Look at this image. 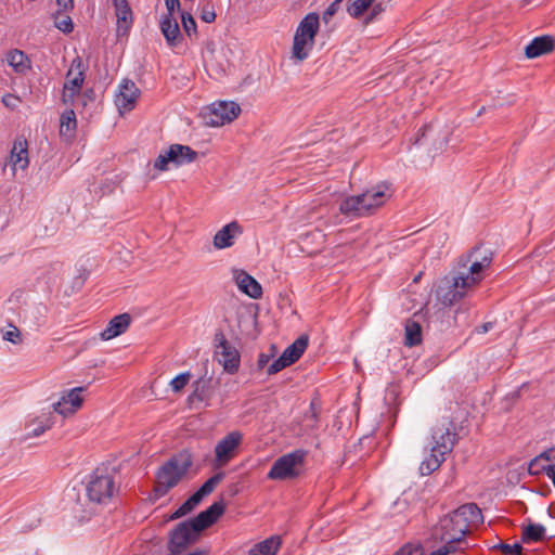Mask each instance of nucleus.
<instances>
[{
  "label": "nucleus",
  "instance_id": "nucleus-1",
  "mask_svg": "<svg viewBox=\"0 0 555 555\" xmlns=\"http://www.w3.org/2000/svg\"><path fill=\"white\" fill-rule=\"evenodd\" d=\"M492 253L489 248L476 246L466 255L459 258V271L452 276H446L443 285L439 287L437 296L444 306H453L479 284L485 271L490 267Z\"/></svg>",
  "mask_w": 555,
  "mask_h": 555
},
{
  "label": "nucleus",
  "instance_id": "nucleus-2",
  "mask_svg": "<svg viewBox=\"0 0 555 555\" xmlns=\"http://www.w3.org/2000/svg\"><path fill=\"white\" fill-rule=\"evenodd\" d=\"M223 512L224 504L215 502L196 517L178 524L169 533L168 555H207V551L201 548L185 552L198 539L199 532L211 526Z\"/></svg>",
  "mask_w": 555,
  "mask_h": 555
},
{
  "label": "nucleus",
  "instance_id": "nucleus-3",
  "mask_svg": "<svg viewBox=\"0 0 555 555\" xmlns=\"http://www.w3.org/2000/svg\"><path fill=\"white\" fill-rule=\"evenodd\" d=\"M457 434L452 421L442 420L431 429L429 454L420 464V474L428 476L437 470L446 461V456L453 450Z\"/></svg>",
  "mask_w": 555,
  "mask_h": 555
},
{
  "label": "nucleus",
  "instance_id": "nucleus-4",
  "mask_svg": "<svg viewBox=\"0 0 555 555\" xmlns=\"http://www.w3.org/2000/svg\"><path fill=\"white\" fill-rule=\"evenodd\" d=\"M192 466V455L182 451L166 461L155 474L154 492L156 496H164L175 488L186 475Z\"/></svg>",
  "mask_w": 555,
  "mask_h": 555
},
{
  "label": "nucleus",
  "instance_id": "nucleus-5",
  "mask_svg": "<svg viewBox=\"0 0 555 555\" xmlns=\"http://www.w3.org/2000/svg\"><path fill=\"white\" fill-rule=\"evenodd\" d=\"M117 491L115 476L107 466L96 467L90 474L86 483V493L89 501L98 504L108 503Z\"/></svg>",
  "mask_w": 555,
  "mask_h": 555
},
{
  "label": "nucleus",
  "instance_id": "nucleus-6",
  "mask_svg": "<svg viewBox=\"0 0 555 555\" xmlns=\"http://www.w3.org/2000/svg\"><path fill=\"white\" fill-rule=\"evenodd\" d=\"M320 17L318 13L307 14L298 24L292 47V57L297 62L306 60L314 44V38L319 31Z\"/></svg>",
  "mask_w": 555,
  "mask_h": 555
},
{
  "label": "nucleus",
  "instance_id": "nucleus-7",
  "mask_svg": "<svg viewBox=\"0 0 555 555\" xmlns=\"http://www.w3.org/2000/svg\"><path fill=\"white\" fill-rule=\"evenodd\" d=\"M306 456L307 451L302 449H297L280 456L272 464L267 478L270 480H287L298 477Z\"/></svg>",
  "mask_w": 555,
  "mask_h": 555
},
{
  "label": "nucleus",
  "instance_id": "nucleus-8",
  "mask_svg": "<svg viewBox=\"0 0 555 555\" xmlns=\"http://www.w3.org/2000/svg\"><path fill=\"white\" fill-rule=\"evenodd\" d=\"M241 113V107L233 101H219L210 104L204 114L206 125L220 127L233 121Z\"/></svg>",
  "mask_w": 555,
  "mask_h": 555
},
{
  "label": "nucleus",
  "instance_id": "nucleus-9",
  "mask_svg": "<svg viewBox=\"0 0 555 555\" xmlns=\"http://www.w3.org/2000/svg\"><path fill=\"white\" fill-rule=\"evenodd\" d=\"M85 81V64L80 56H76L66 74L62 101L65 104H73L75 98L80 93Z\"/></svg>",
  "mask_w": 555,
  "mask_h": 555
},
{
  "label": "nucleus",
  "instance_id": "nucleus-10",
  "mask_svg": "<svg viewBox=\"0 0 555 555\" xmlns=\"http://www.w3.org/2000/svg\"><path fill=\"white\" fill-rule=\"evenodd\" d=\"M243 441V434L233 430L219 440L215 447V464L218 467L227 465L237 454L238 447Z\"/></svg>",
  "mask_w": 555,
  "mask_h": 555
},
{
  "label": "nucleus",
  "instance_id": "nucleus-11",
  "mask_svg": "<svg viewBox=\"0 0 555 555\" xmlns=\"http://www.w3.org/2000/svg\"><path fill=\"white\" fill-rule=\"evenodd\" d=\"M468 532L467 528H460L455 524L454 513L442 517L439 521V527L436 529V537L444 543H451L457 547L462 544H466L465 535Z\"/></svg>",
  "mask_w": 555,
  "mask_h": 555
},
{
  "label": "nucleus",
  "instance_id": "nucleus-12",
  "mask_svg": "<svg viewBox=\"0 0 555 555\" xmlns=\"http://www.w3.org/2000/svg\"><path fill=\"white\" fill-rule=\"evenodd\" d=\"M366 216L382 207L390 197L389 184L379 183L360 194Z\"/></svg>",
  "mask_w": 555,
  "mask_h": 555
},
{
  "label": "nucleus",
  "instance_id": "nucleus-13",
  "mask_svg": "<svg viewBox=\"0 0 555 555\" xmlns=\"http://www.w3.org/2000/svg\"><path fill=\"white\" fill-rule=\"evenodd\" d=\"M219 380H215L211 377H201L195 380L193 385V391L189 396V402L195 403L201 402L204 403L205 406L210 404V400L214 398L217 389L219 388Z\"/></svg>",
  "mask_w": 555,
  "mask_h": 555
},
{
  "label": "nucleus",
  "instance_id": "nucleus-14",
  "mask_svg": "<svg viewBox=\"0 0 555 555\" xmlns=\"http://www.w3.org/2000/svg\"><path fill=\"white\" fill-rule=\"evenodd\" d=\"M140 95V90L132 80L124 79L115 98L116 106L120 113L130 112L134 108Z\"/></svg>",
  "mask_w": 555,
  "mask_h": 555
},
{
  "label": "nucleus",
  "instance_id": "nucleus-15",
  "mask_svg": "<svg viewBox=\"0 0 555 555\" xmlns=\"http://www.w3.org/2000/svg\"><path fill=\"white\" fill-rule=\"evenodd\" d=\"M457 527L469 531L470 527L482 522L480 508L475 503H467L453 511Z\"/></svg>",
  "mask_w": 555,
  "mask_h": 555
},
{
  "label": "nucleus",
  "instance_id": "nucleus-16",
  "mask_svg": "<svg viewBox=\"0 0 555 555\" xmlns=\"http://www.w3.org/2000/svg\"><path fill=\"white\" fill-rule=\"evenodd\" d=\"M243 229L237 221L223 225L214 236L212 244L216 249H224L234 245L235 238L241 235Z\"/></svg>",
  "mask_w": 555,
  "mask_h": 555
},
{
  "label": "nucleus",
  "instance_id": "nucleus-17",
  "mask_svg": "<svg viewBox=\"0 0 555 555\" xmlns=\"http://www.w3.org/2000/svg\"><path fill=\"white\" fill-rule=\"evenodd\" d=\"M233 279L242 293L254 299L261 297V285L247 272L243 270H233Z\"/></svg>",
  "mask_w": 555,
  "mask_h": 555
},
{
  "label": "nucleus",
  "instance_id": "nucleus-18",
  "mask_svg": "<svg viewBox=\"0 0 555 555\" xmlns=\"http://www.w3.org/2000/svg\"><path fill=\"white\" fill-rule=\"evenodd\" d=\"M27 141L23 138H17L12 146L10 153V165L15 176L16 169L25 170L29 165Z\"/></svg>",
  "mask_w": 555,
  "mask_h": 555
},
{
  "label": "nucleus",
  "instance_id": "nucleus-19",
  "mask_svg": "<svg viewBox=\"0 0 555 555\" xmlns=\"http://www.w3.org/2000/svg\"><path fill=\"white\" fill-rule=\"evenodd\" d=\"M117 20V35H126L132 26V10L127 0H113Z\"/></svg>",
  "mask_w": 555,
  "mask_h": 555
},
{
  "label": "nucleus",
  "instance_id": "nucleus-20",
  "mask_svg": "<svg viewBox=\"0 0 555 555\" xmlns=\"http://www.w3.org/2000/svg\"><path fill=\"white\" fill-rule=\"evenodd\" d=\"M555 48V39L550 35L533 38L525 49L528 59H535L552 52Z\"/></svg>",
  "mask_w": 555,
  "mask_h": 555
},
{
  "label": "nucleus",
  "instance_id": "nucleus-21",
  "mask_svg": "<svg viewBox=\"0 0 555 555\" xmlns=\"http://www.w3.org/2000/svg\"><path fill=\"white\" fill-rule=\"evenodd\" d=\"M131 318L128 313H121L114 317L106 327L101 332L100 336L103 340H111L124 334L129 327Z\"/></svg>",
  "mask_w": 555,
  "mask_h": 555
},
{
  "label": "nucleus",
  "instance_id": "nucleus-22",
  "mask_svg": "<svg viewBox=\"0 0 555 555\" xmlns=\"http://www.w3.org/2000/svg\"><path fill=\"white\" fill-rule=\"evenodd\" d=\"M339 211L349 218H362L365 217V210L363 208V202L361 195H351L344 198L339 204Z\"/></svg>",
  "mask_w": 555,
  "mask_h": 555
},
{
  "label": "nucleus",
  "instance_id": "nucleus-23",
  "mask_svg": "<svg viewBox=\"0 0 555 555\" xmlns=\"http://www.w3.org/2000/svg\"><path fill=\"white\" fill-rule=\"evenodd\" d=\"M160 30L168 46L175 47L181 40V33L177 20L170 15H164L160 20Z\"/></svg>",
  "mask_w": 555,
  "mask_h": 555
},
{
  "label": "nucleus",
  "instance_id": "nucleus-24",
  "mask_svg": "<svg viewBox=\"0 0 555 555\" xmlns=\"http://www.w3.org/2000/svg\"><path fill=\"white\" fill-rule=\"evenodd\" d=\"M53 416L51 413L42 414L33 421H30L26 426V438H36L41 436L48 429H50L53 425Z\"/></svg>",
  "mask_w": 555,
  "mask_h": 555
},
{
  "label": "nucleus",
  "instance_id": "nucleus-25",
  "mask_svg": "<svg viewBox=\"0 0 555 555\" xmlns=\"http://www.w3.org/2000/svg\"><path fill=\"white\" fill-rule=\"evenodd\" d=\"M221 358L219 362L228 373H235L240 366L238 352L232 348L225 340L220 344Z\"/></svg>",
  "mask_w": 555,
  "mask_h": 555
},
{
  "label": "nucleus",
  "instance_id": "nucleus-26",
  "mask_svg": "<svg viewBox=\"0 0 555 555\" xmlns=\"http://www.w3.org/2000/svg\"><path fill=\"white\" fill-rule=\"evenodd\" d=\"M7 62L16 74H26L31 68V61L25 52L18 49L10 50L7 53Z\"/></svg>",
  "mask_w": 555,
  "mask_h": 555
},
{
  "label": "nucleus",
  "instance_id": "nucleus-27",
  "mask_svg": "<svg viewBox=\"0 0 555 555\" xmlns=\"http://www.w3.org/2000/svg\"><path fill=\"white\" fill-rule=\"evenodd\" d=\"M169 150L173 152L175 157L172 164L175 166H182L194 162L197 157V153L188 145L172 144Z\"/></svg>",
  "mask_w": 555,
  "mask_h": 555
},
{
  "label": "nucleus",
  "instance_id": "nucleus-28",
  "mask_svg": "<svg viewBox=\"0 0 555 555\" xmlns=\"http://www.w3.org/2000/svg\"><path fill=\"white\" fill-rule=\"evenodd\" d=\"M308 346V337L302 335L298 337L292 345H289L282 353L285 360L292 365L305 352Z\"/></svg>",
  "mask_w": 555,
  "mask_h": 555
},
{
  "label": "nucleus",
  "instance_id": "nucleus-29",
  "mask_svg": "<svg viewBox=\"0 0 555 555\" xmlns=\"http://www.w3.org/2000/svg\"><path fill=\"white\" fill-rule=\"evenodd\" d=\"M77 127L76 115L73 109H66L60 118V134L70 139L75 134Z\"/></svg>",
  "mask_w": 555,
  "mask_h": 555
},
{
  "label": "nucleus",
  "instance_id": "nucleus-30",
  "mask_svg": "<svg viewBox=\"0 0 555 555\" xmlns=\"http://www.w3.org/2000/svg\"><path fill=\"white\" fill-rule=\"evenodd\" d=\"M281 545L278 537H271L256 544L249 552L254 555H275Z\"/></svg>",
  "mask_w": 555,
  "mask_h": 555
},
{
  "label": "nucleus",
  "instance_id": "nucleus-31",
  "mask_svg": "<svg viewBox=\"0 0 555 555\" xmlns=\"http://www.w3.org/2000/svg\"><path fill=\"white\" fill-rule=\"evenodd\" d=\"M85 390L83 387H76L69 390L64 398L68 401L69 408L68 410H63L62 415L67 416L69 414L75 413L82 404V397L80 393Z\"/></svg>",
  "mask_w": 555,
  "mask_h": 555
},
{
  "label": "nucleus",
  "instance_id": "nucleus-32",
  "mask_svg": "<svg viewBox=\"0 0 555 555\" xmlns=\"http://www.w3.org/2000/svg\"><path fill=\"white\" fill-rule=\"evenodd\" d=\"M405 340L404 344L409 347L418 345L422 341V328L415 321H408L405 323Z\"/></svg>",
  "mask_w": 555,
  "mask_h": 555
},
{
  "label": "nucleus",
  "instance_id": "nucleus-33",
  "mask_svg": "<svg viewBox=\"0 0 555 555\" xmlns=\"http://www.w3.org/2000/svg\"><path fill=\"white\" fill-rule=\"evenodd\" d=\"M545 527L541 524H530L522 531L521 540L525 543L539 542L544 539Z\"/></svg>",
  "mask_w": 555,
  "mask_h": 555
},
{
  "label": "nucleus",
  "instance_id": "nucleus-34",
  "mask_svg": "<svg viewBox=\"0 0 555 555\" xmlns=\"http://www.w3.org/2000/svg\"><path fill=\"white\" fill-rule=\"evenodd\" d=\"M376 0H348L347 12L353 18H360Z\"/></svg>",
  "mask_w": 555,
  "mask_h": 555
},
{
  "label": "nucleus",
  "instance_id": "nucleus-35",
  "mask_svg": "<svg viewBox=\"0 0 555 555\" xmlns=\"http://www.w3.org/2000/svg\"><path fill=\"white\" fill-rule=\"evenodd\" d=\"M203 500V498L194 492L172 515L171 519H177L191 513Z\"/></svg>",
  "mask_w": 555,
  "mask_h": 555
},
{
  "label": "nucleus",
  "instance_id": "nucleus-36",
  "mask_svg": "<svg viewBox=\"0 0 555 555\" xmlns=\"http://www.w3.org/2000/svg\"><path fill=\"white\" fill-rule=\"evenodd\" d=\"M223 473L215 474L209 479H207L196 492L204 499L206 495L210 494L215 490V488L223 479Z\"/></svg>",
  "mask_w": 555,
  "mask_h": 555
},
{
  "label": "nucleus",
  "instance_id": "nucleus-37",
  "mask_svg": "<svg viewBox=\"0 0 555 555\" xmlns=\"http://www.w3.org/2000/svg\"><path fill=\"white\" fill-rule=\"evenodd\" d=\"M175 157V154L172 151L169 150V147L166 151H163L159 153V155L156 157V159L153 163L154 169L157 171H166L168 170L169 164H172V158Z\"/></svg>",
  "mask_w": 555,
  "mask_h": 555
},
{
  "label": "nucleus",
  "instance_id": "nucleus-38",
  "mask_svg": "<svg viewBox=\"0 0 555 555\" xmlns=\"http://www.w3.org/2000/svg\"><path fill=\"white\" fill-rule=\"evenodd\" d=\"M192 374L190 372H183L172 378L169 386L173 392L181 391L190 382Z\"/></svg>",
  "mask_w": 555,
  "mask_h": 555
},
{
  "label": "nucleus",
  "instance_id": "nucleus-39",
  "mask_svg": "<svg viewBox=\"0 0 555 555\" xmlns=\"http://www.w3.org/2000/svg\"><path fill=\"white\" fill-rule=\"evenodd\" d=\"M182 27L189 37L196 36V22L190 13L181 14Z\"/></svg>",
  "mask_w": 555,
  "mask_h": 555
},
{
  "label": "nucleus",
  "instance_id": "nucleus-40",
  "mask_svg": "<svg viewBox=\"0 0 555 555\" xmlns=\"http://www.w3.org/2000/svg\"><path fill=\"white\" fill-rule=\"evenodd\" d=\"M2 338L15 345L22 343L21 331L12 324L9 325L7 331L2 332Z\"/></svg>",
  "mask_w": 555,
  "mask_h": 555
},
{
  "label": "nucleus",
  "instance_id": "nucleus-41",
  "mask_svg": "<svg viewBox=\"0 0 555 555\" xmlns=\"http://www.w3.org/2000/svg\"><path fill=\"white\" fill-rule=\"evenodd\" d=\"M493 550H500L505 555H514L519 551H522L520 543L507 544L500 542L492 546Z\"/></svg>",
  "mask_w": 555,
  "mask_h": 555
},
{
  "label": "nucleus",
  "instance_id": "nucleus-42",
  "mask_svg": "<svg viewBox=\"0 0 555 555\" xmlns=\"http://www.w3.org/2000/svg\"><path fill=\"white\" fill-rule=\"evenodd\" d=\"M543 455L535 456L531 462L529 463V473L531 475H539L540 473L546 472V464H543Z\"/></svg>",
  "mask_w": 555,
  "mask_h": 555
},
{
  "label": "nucleus",
  "instance_id": "nucleus-43",
  "mask_svg": "<svg viewBox=\"0 0 555 555\" xmlns=\"http://www.w3.org/2000/svg\"><path fill=\"white\" fill-rule=\"evenodd\" d=\"M289 366V363L285 360V358L281 354L278 359H275L267 369V373L269 375H273L282 371L283 369Z\"/></svg>",
  "mask_w": 555,
  "mask_h": 555
},
{
  "label": "nucleus",
  "instance_id": "nucleus-44",
  "mask_svg": "<svg viewBox=\"0 0 555 555\" xmlns=\"http://www.w3.org/2000/svg\"><path fill=\"white\" fill-rule=\"evenodd\" d=\"M370 13L365 17L364 23L367 25L372 23L379 14L385 11V7L382 2H374V4L369 9Z\"/></svg>",
  "mask_w": 555,
  "mask_h": 555
},
{
  "label": "nucleus",
  "instance_id": "nucleus-45",
  "mask_svg": "<svg viewBox=\"0 0 555 555\" xmlns=\"http://www.w3.org/2000/svg\"><path fill=\"white\" fill-rule=\"evenodd\" d=\"M459 550H462V547H457L451 543H444L442 547H439L438 550L431 552L429 555H448L450 553H454ZM420 555H423L422 547L420 546Z\"/></svg>",
  "mask_w": 555,
  "mask_h": 555
},
{
  "label": "nucleus",
  "instance_id": "nucleus-46",
  "mask_svg": "<svg viewBox=\"0 0 555 555\" xmlns=\"http://www.w3.org/2000/svg\"><path fill=\"white\" fill-rule=\"evenodd\" d=\"M393 555H420V545L408 543L397 551Z\"/></svg>",
  "mask_w": 555,
  "mask_h": 555
},
{
  "label": "nucleus",
  "instance_id": "nucleus-47",
  "mask_svg": "<svg viewBox=\"0 0 555 555\" xmlns=\"http://www.w3.org/2000/svg\"><path fill=\"white\" fill-rule=\"evenodd\" d=\"M343 0H334L323 13V21L327 23L334 14L338 11Z\"/></svg>",
  "mask_w": 555,
  "mask_h": 555
},
{
  "label": "nucleus",
  "instance_id": "nucleus-48",
  "mask_svg": "<svg viewBox=\"0 0 555 555\" xmlns=\"http://www.w3.org/2000/svg\"><path fill=\"white\" fill-rule=\"evenodd\" d=\"M201 18L205 23H212L216 20L215 10L209 5H205L201 12Z\"/></svg>",
  "mask_w": 555,
  "mask_h": 555
},
{
  "label": "nucleus",
  "instance_id": "nucleus-49",
  "mask_svg": "<svg viewBox=\"0 0 555 555\" xmlns=\"http://www.w3.org/2000/svg\"><path fill=\"white\" fill-rule=\"evenodd\" d=\"M56 27L62 30L63 33L67 34L70 33L74 28L73 22L69 16H66L65 18L61 20L56 23Z\"/></svg>",
  "mask_w": 555,
  "mask_h": 555
},
{
  "label": "nucleus",
  "instance_id": "nucleus-50",
  "mask_svg": "<svg viewBox=\"0 0 555 555\" xmlns=\"http://www.w3.org/2000/svg\"><path fill=\"white\" fill-rule=\"evenodd\" d=\"M165 4H166V9H167V14L166 15L173 16V12L176 10L180 9V1L179 0H165Z\"/></svg>",
  "mask_w": 555,
  "mask_h": 555
},
{
  "label": "nucleus",
  "instance_id": "nucleus-51",
  "mask_svg": "<svg viewBox=\"0 0 555 555\" xmlns=\"http://www.w3.org/2000/svg\"><path fill=\"white\" fill-rule=\"evenodd\" d=\"M53 408L55 412L62 415L63 410H68L69 403L63 396L56 403L53 404Z\"/></svg>",
  "mask_w": 555,
  "mask_h": 555
},
{
  "label": "nucleus",
  "instance_id": "nucleus-52",
  "mask_svg": "<svg viewBox=\"0 0 555 555\" xmlns=\"http://www.w3.org/2000/svg\"><path fill=\"white\" fill-rule=\"evenodd\" d=\"M61 11H68L74 7V0H56Z\"/></svg>",
  "mask_w": 555,
  "mask_h": 555
},
{
  "label": "nucleus",
  "instance_id": "nucleus-53",
  "mask_svg": "<svg viewBox=\"0 0 555 555\" xmlns=\"http://www.w3.org/2000/svg\"><path fill=\"white\" fill-rule=\"evenodd\" d=\"M17 101V99L11 94H7L2 98V102L5 106L8 107H13L15 106V102Z\"/></svg>",
  "mask_w": 555,
  "mask_h": 555
},
{
  "label": "nucleus",
  "instance_id": "nucleus-54",
  "mask_svg": "<svg viewBox=\"0 0 555 555\" xmlns=\"http://www.w3.org/2000/svg\"><path fill=\"white\" fill-rule=\"evenodd\" d=\"M545 474L552 480L553 486L555 487V464L554 465L548 464L546 467Z\"/></svg>",
  "mask_w": 555,
  "mask_h": 555
},
{
  "label": "nucleus",
  "instance_id": "nucleus-55",
  "mask_svg": "<svg viewBox=\"0 0 555 555\" xmlns=\"http://www.w3.org/2000/svg\"><path fill=\"white\" fill-rule=\"evenodd\" d=\"M268 361H269V357L263 354V353H261L259 356V359H258V366L259 367H263L267 364Z\"/></svg>",
  "mask_w": 555,
  "mask_h": 555
},
{
  "label": "nucleus",
  "instance_id": "nucleus-56",
  "mask_svg": "<svg viewBox=\"0 0 555 555\" xmlns=\"http://www.w3.org/2000/svg\"><path fill=\"white\" fill-rule=\"evenodd\" d=\"M540 455H543V462L550 461V454L548 452L544 451Z\"/></svg>",
  "mask_w": 555,
  "mask_h": 555
},
{
  "label": "nucleus",
  "instance_id": "nucleus-57",
  "mask_svg": "<svg viewBox=\"0 0 555 555\" xmlns=\"http://www.w3.org/2000/svg\"><path fill=\"white\" fill-rule=\"evenodd\" d=\"M519 2L520 5H526L530 2V0H519Z\"/></svg>",
  "mask_w": 555,
  "mask_h": 555
},
{
  "label": "nucleus",
  "instance_id": "nucleus-58",
  "mask_svg": "<svg viewBox=\"0 0 555 555\" xmlns=\"http://www.w3.org/2000/svg\"><path fill=\"white\" fill-rule=\"evenodd\" d=\"M421 275H422V273H418V274L413 279V282H415V283H416V282H418V280L421 279Z\"/></svg>",
  "mask_w": 555,
  "mask_h": 555
},
{
  "label": "nucleus",
  "instance_id": "nucleus-59",
  "mask_svg": "<svg viewBox=\"0 0 555 555\" xmlns=\"http://www.w3.org/2000/svg\"><path fill=\"white\" fill-rule=\"evenodd\" d=\"M488 331V325H483V332Z\"/></svg>",
  "mask_w": 555,
  "mask_h": 555
}]
</instances>
